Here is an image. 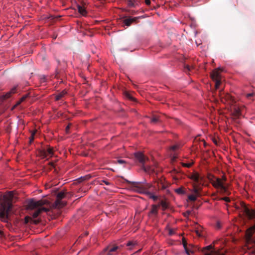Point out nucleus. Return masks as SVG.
I'll return each instance as SVG.
<instances>
[{
    "label": "nucleus",
    "instance_id": "0eeeda50",
    "mask_svg": "<svg viewBox=\"0 0 255 255\" xmlns=\"http://www.w3.org/2000/svg\"><path fill=\"white\" fill-rule=\"evenodd\" d=\"M119 249L118 246L109 245L102 251L100 255H114V253Z\"/></svg>",
    "mask_w": 255,
    "mask_h": 255
},
{
    "label": "nucleus",
    "instance_id": "a211bd4d",
    "mask_svg": "<svg viewBox=\"0 0 255 255\" xmlns=\"http://www.w3.org/2000/svg\"><path fill=\"white\" fill-rule=\"evenodd\" d=\"M157 208L158 206L156 205H153L152 206V208L150 211V213L154 215L157 214Z\"/></svg>",
    "mask_w": 255,
    "mask_h": 255
},
{
    "label": "nucleus",
    "instance_id": "4be33fe9",
    "mask_svg": "<svg viewBox=\"0 0 255 255\" xmlns=\"http://www.w3.org/2000/svg\"><path fill=\"white\" fill-rule=\"evenodd\" d=\"M27 97V95H25L24 96H23L22 97H21L19 101H18L17 103L15 104V105L14 106V108L16 106L19 105L21 102H22L23 101H24L25 100V99Z\"/></svg>",
    "mask_w": 255,
    "mask_h": 255
},
{
    "label": "nucleus",
    "instance_id": "79ce46f5",
    "mask_svg": "<svg viewBox=\"0 0 255 255\" xmlns=\"http://www.w3.org/2000/svg\"><path fill=\"white\" fill-rule=\"evenodd\" d=\"M80 77H81V79H82L83 80V81H85V77H84L82 76L81 75L80 76ZM83 83V84H85V82H84Z\"/></svg>",
    "mask_w": 255,
    "mask_h": 255
},
{
    "label": "nucleus",
    "instance_id": "bb28decb",
    "mask_svg": "<svg viewBox=\"0 0 255 255\" xmlns=\"http://www.w3.org/2000/svg\"><path fill=\"white\" fill-rule=\"evenodd\" d=\"M151 121L152 123H155L159 121V119L158 117H154L151 119Z\"/></svg>",
    "mask_w": 255,
    "mask_h": 255
},
{
    "label": "nucleus",
    "instance_id": "4c0bfd02",
    "mask_svg": "<svg viewBox=\"0 0 255 255\" xmlns=\"http://www.w3.org/2000/svg\"><path fill=\"white\" fill-rule=\"evenodd\" d=\"M102 181H103L104 183H105L106 185H111V183L110 182H108V181H107V180H103Z\"/></svg>",
    "mask_w": 255,
    "mask_h": 255
},
{
    "label": "nucleus",
    "instance_id": "5701e85b",
    "mask_svg": "<svg viewBox=\"0 0 255 255\" xmlns=\"http://www.w3.org/2000/svg\"><path fill=\"white\" fill-rule=\"evenodd\" d=\"M91 177V176L89 174L87 175L86 176H81V182H82L83 181L86 180Z\"/></svg>",
    "mask_w": 255,
    "mask_h": 255
},
{
    "label": "nucleus",
    "instance_id": "f257e3e1",
    "mask_svg": "<svg viewBox=\"0 0 255 255\" xmlns=\"http://www.w3.org/2000/svg\"><path fill=\"white\" fill-rule=\"evenodd\" d=\"M11 197L4 195L0 203V219L4 222H8V213L11 208Z\"/></svg>",
    "mask_w": 255,
    "mask_h": 255
},
{
    "label": "nucleus",
    "instance_id": "7c9ffc66",
    "mask_svg": "<svg viewBox=\"0 0 255 255\" xmlns=\"http://www.w3.org/2000/svg\"><path fill=\"white\" fill-rule=\"evenodd\" d=\"M117 162L119 164H124L126 162L125 160L122 159H119L118 160Z\"/></svg>",
    "mask_w": 255,
    "mask_h": 255
},
{
    "label": "nucleus",
    "instance_id": "9b49d317",
    "mask_svg": "<svg viewBox=\"0 0 255 255\" xmlns=\"http://www.w3.org/2000/svg\"><path fill=\"white\" fill-rule=\"evenodd\" d=\"M213 186L215 187L220 188L224 191L226 190V187L220 178H216V180L213 182Z\"/></svg>",
    "mask_w": 255,
    "mask_h": 255
},
{
    "label": "nucleus",
    "instance_id": "f704fd0d",
    "mask_svg": "<svg viewBox=\"0 0 255 255\" xmlns=\"http://www.w3.org/2000/svg\"><path fill=\"white\" fill-rule=\"evenodd\" d=\"M201 232V231H200V230H199V229H198V230H197L196 231V232L197 235L198 236H200H200H202V235H201V232Z\"/></svg>",
    "mask_w": 255,
    "mask_h": 255
},
{
    "label": "nucleus",
    "instance_id": "9d476101",
    "mask_svg": "<svg viewBox=\"0 0 255 255\" xmlns=\"http://www.w3.org/2000/svg\"><path fill=\"white\" fill-rule=\"evenodd\" d=\"M202 252L204 255H217L212 245H209L204 248Z\"/></svg>",
    "mask_w": 255,
    "mask_h": 255
},
{
    "label": "nucleus",
    "instance_id": "4468645a",
    "mask_svg": "<svg viewBox=\"0 0 255 255\" xmlns=\"http://www.w3.org/2000/svg\"><path fill=\"white\" fill-rule=\"evenodd\" d=\"M85 3L83 2L82 0H81V16H86L87 15V7L84 5Z\"/></svg>",
    "mask_w": 255,
    "mask_h": 255
},
{
    "label": "nucleus",
    "instance_id": "7ed1b4c3",
    "mask_svg": "<svg viewBox=\"0 0 255 255\" xmlns=\"http://www.w3.org/2000/svg\"><path fill=\"white\" fill-rule=\"evenodd\" d=\"M131 183L135 190L140 194H143L141 192L142 191L140 190V188H145V189L148 190L151 188H153V187L151 184L148 183L145 179H143L142 181L139 182L133 181Z\"/></svg>",
    "mask_w": 255,
    "mask_h": 255
},
{
    "label": "nucleus",
    "instance_id": "6e6552de",
    "mask_svg": "<svg viewBox=\"0 0 255 255\" xmlns=\"http://www.w3.org/2000/svg\"><path fill=\"white\" fill-rule=\"evenodd\" d=\"M17 87H13L9 92H7L5 94H2L0 96V101L3 102V101L10 98L11 94H14L16 92Z\"/></svg>",
    "mask_w": 255,
    "mask_h": 255
},
{
    "label": "nucleus",
    "instance_id": "c9c22d12",
    "mask_svg": "<svg viewBox=\"0 0 255 255\" xmlns=\"http://www.w3.org/2000/svg\"><path fill=\"white\" fill-rule=\"evenodd\" d=\"M253 95H254V93H251L247 94L246 95V97H247V98H249L250 97H252Z\"/></svg>",
    "mask_w": 255,
    "mask_h": 255
},
{
    "label": "nucleus",
    "instance_id": "f3484780",
    "mask_svg": "<svg viewBox=\"0 0 255 255\" xmlns=\"http://www.w3.org/2000/svg\"><path fill=\"white\" fill-rule=\"evenodd\" d=\"M66 91L65 90H63L61 92L59 93L55 96V100L56 101L59 100L62 97L66 94Z\"/></svg>",
    "mask_w": 255,
    "mask_h": 255
},
{
    "label": "nucleus",
    "instance_id": "dca6fc26",
    "mask_svg": "<svg viewBox=\"0 0 255 255\" xmlns=\"http://www.w3.org/2000/svg\"><path fill=\"white\" fill-rule=\"evenodd\" d=\"M183 246L186 254L188 255H192L194 254V252L192 250L188 249L187 243L184 240L183 241Z\"/></svg>",
    "mask_w": 255,
    "mask_h": 255
},
{
    "label": "nucleus",
    "instance_id": "cd10ccee",
    "mask_svg": "<svg viewBox=\"0 0 255 255\" xmlns=\"http://www.w3.org/2000/svg\"><path fill=\"white\" fill-rule=\"evenodd\" d=\"M176 192L179 194H182L184 193V191L183 189L181 188H179L176 189L175 190Z\"/></svg>",
    "mask_w": 255,
    "mask_h": 255
},
{
    "label": "nucleus",
    "instance_id": "423d86ee",
    "mask_svg": "<svg viewBox=\"0 0 255 255\" xmlns=\"http://www.w3.org/2000/svg\"><path fill=\"white\" fill-rule=\"evenodd\" d=\"M135 159L138 161L142 165L143 169L146 171V168L145 167V162L146 159H147L144 155L141 152L138 151L134 153Z\"/></svg>",
    "mask_w": 255,
    "mask_h": 255
},
{
    "label": "nucleus",
    "instance_id": "393cba45",
    "mask_svg": "<svg viewBox=\"0 0 255 255\" xmlns=\"http://www.w3.org/2000/svg\"><path fill=\"white\" fill-rule=\"evenodd\" d=\"M180 145L179 144H175V145H174L173 146H172L170 148L171 150H172V151H175L176 150L178 149L180 147Z\"/></svg>",
    "mask_w": 255,
    "mask_h": 255
},
{
    "label": "nucleus",
    "instance_id": "2f4dec72",
    "mask_svg": "<svg viewBox=\"0 0 255 255\" xmlns=\"http://www.w3.org/2000/svg\"><path fill=\"white\" fill-rule=\"evenodd\" d=\"M126 96L128 99H129L131 100H134V98L131 96H130L129 94H127Z\"/></svg>",
    "mask_w": 255,
    "mask_h": 255
},
{
    "label": "nucleus",
    "instance_id": "f8f14e48",
    "mask_svg": "<svg viewBox=\"0 0 255 255\" xmlns=\"http://www.w3.org/2000/svg\"><path fill=\"white\" fill-rule=\"evenodd\" d=\"M212 77L213 80L216 82V86L217 87L220 84V81L219 79V73L217 71H215L212 74Z\"/></svg>",
    "mask_w": 255,
    "mask_h": 255
},
{
    "label": "nucleus",
    "instance_id": "b1692460",
    "mask_svg": "<svg viewBox=\"0 0 255 255\" xmlns=\"http://www.w3.org/2000/svg\"><path fill=\"white\" fill-rule=\"evenodd\" d=\"M196 195L191 194L188 196V199L192 201H195L196 200Z\"/></svg>",
    "mask_w": 255,
    "mask_h": 255
},
{
    "label": "nucleus",
    "instance_id": "37998d69",
    "mask_svg": "<svg viewBox=\"0 0 255 255\" xmlns=\"http://www.w3.org/2000/svg\"><path fill=\"white\" fill-rule=\"evenodd\" d=\"M77 8L78 12H80V4H77Z\"/></svg>",
    "mask_w": 255,
    "mask_h": 255
},
{
    "label": "nucleus",
    "instance_id": "ddd939ff",
    "mask_svg": "<svg viewBox=\"0 0 255 255\" xmlns=\"http://www.w3.org/2000/svg\"><path fill=\"white\" fill-rule=\"evenodd\" d=\"M128 5L131 7H136L139 6V2L137 0H129L128 1Z\"/></svg>",
    "mask_w": 255,
    "mask_h": 255
},
{
    "label": "nucleus",
    "instance_id": "6ab92c4d",
    "mask_svg": "<svg viewBox=\"0 0 255 255\" xmlns=\"http://www.w3.org/2000/svg\"><path fill=\"white\" fill-rule=\"evenodd\" d=\"M159 205L162 207L163 210L167 209L168 207V205L167 202L163 200L160 201Z\"/></svg>",
    "mask_w": 255,
    "mask_h": 255
},
{
    "label": "nucleus",
    "instance_id": "72a5a7b5",
    "mask_svg": "<svg viewBox=\"0 0 255 255\" xmlns=\"http://www.w3.org/2000/svg\"><path fill=\"white\" fill-rule=\"evenodd\" d=\"M174 234V231L172 229H170L169 231V235L172 236Z\"/></svg>",
    "mask_w": 255,
    "mask_h": 255
},
{
    "label": "nucleus",
    "instance_id": "f03ea898",
    "mask_svg": "<svg viewBox=\"0 0 255 255\" xmlns=\"http://www.w3.org/2000/svg\"><path fill=\"white\" fill-rule=\"evenodd\" d=\"M43 202L42 201H35L34 199H30L29 201V206L33 208H37L32 213L33 218H36L42 213H47L49 211V209L45 207H43Z\"/></svg>",
    "mask_w": 255,
    "mask_h": 255
},
{
    "label": "nucleus",
    "instance_id": "c85d7f7f",
    "mask_svg": "<svg viewBox=\"0 0 255 255\" xmlns=\"http://www.w3.org/2000/svg\"><path fill=\"white\" fill-rule=\"evenodd\" d=\"M142 17H143V16H141L134 17H133V18H130V19H132V22H135V21H136V20L137 19H138V18H142Z\"/></svg>",
    "mask_w": 255,
    "mask_h": 255
},
{
    "label": "nucleus",
    "instance_id": "39448f33",
    "mask_svg": "<svg viewBox=\"0 0 255 255\" xmlns=\"http://www.w3.org/2000/svg\"><path fill=\"white\" fill-rule=\"evenodd\" d=\"M145 188H140V190L143 193V194L146 195L149 198L152 199L155 201L158 199V196L156 195L157 189L153 187V188L147 190Z\"/></svg>",
    "mask_w": 255,
    "mask_h": 255
},
{
    "label": "nucleus",
    "instance_id": "c03bdc74",
    "mask_svg": "<svg viewBox=\"0 0 255 255\" xmlns=\"http://www.w3.org/2000/svg\"><path fill=\"white\" fill-rule=\"evenodd\" d=\"M69 126H67L66 128V130L67 132L68 131V130L69 129Z\"/></svg>",
    "mask_w": 255,
    "mask_h": 255
},
{
    "label": "nucleus",
    "instance_id": "20e7f679",
    "mask_svg": "<svg viewBox=\"0 0 255 255\" xmlns=\"http://www.w3.org/2000/svg\"><path fill=\"white\" fill-rule=\"evenodd\" d=\"M65 197V194L63 192H59L56 196V199L53 204V207L55 208H60L64 207L66 202L63 200V199Z\"/></svg>",
    "mask_w": 255,
    "mask_h": 255
},
{
    "label": "nucleus",
    "instance_id": "473e14b6",
    "mask_svg": "<svg viewBox=\"0 0 255 255\" xmlns=\"http://www.w3.org/2000/svg\"><path fill=\"white\" fill-rule=\"evenodd\" d=\"M128 12L129 13H130L131 14H134L137 13V11L133 10H129Z\"/></svg>",
    "mask_w": 255,
    "mask_h": 255
},
{
    "label": "nucleus",
    "instance_id": "ea45409f",
    "mask_svg": "<svg viewBox=\"0 0 255 255\" xmlns=\"http://www.w3.org/2000/svg\"><path fill=\"white\" fill-rule=\"evenodd\" d=\"M145 2L146 5H149L150 4V0H145Z\"/></svg>",
    "mask_w": 255,
    "mask_h": 255
},
{
    "label": "nucleus",
    "instance_id": "a18cd8bd",
    "mask_svg": "<svg viewBox=\"0 0 255 255\" xmlns=\"http://www.w3.org/2000/svg\"><path fill=\"white\" fill-rule=\"evenodd\" d=\"M50 165H51V166L52 167H53L54 166V163H53L50 162Z\"/></svg>",
    "mask_w": 255,
    "mask_h": 255
},
{
    "label": "nucleus",
    "instance_id": "a878e982",
    "mask_svg": "<svg viewBox=\"0 0 255 255\" xmlns=\"http://www.w3.org/2000/svg\"><path fill=\"white\" fill-rule=\"evenodd\" d=\"M136 244V243L133 242V241H129L127 244V246L128 247H133Z\"/></svg>",
    "mask_w": 255,
    "mask_h": 255
},
{
    "label": "nucleus",
    "instance_id": "58836bf2",
    "mask_svg": "<svg viewBox=\"0 0 255 255\" xmlns=\"http://www.w3.org/2000/svg\"><path fill=\"white\" fill-rule=\"evenodd\" d=\"M183 165L184 166H185V167H190V166L191 165V164H190V163H183Z\"/></svg>",
    "mask_w": 255,
    "mask_h": 255
},
{
    "label": "nucleus",
    "instance_id": "e433bc0d",
    "mask_svg": "<svg viewBox=\"0 0 255 255\" xmlns=\"http://www.w3.org/2000/svg\"><path fill=\"white\" fill-rule=\"evenodd\" d=\"M222 200H224V201H226V202H229V201H230V199H229V198H228V197H224V198H222Z\"/></svg>",
    "mask_w": 255,
    "mask_h": 255
},
{
    "label": "nucleus",
    "instance_id": "2eb2a0df",
    "mask_svg": "<svg viewBox=\"0 0 255 255\" xmlns=\"http://www.w3.org/2000/svg\"><path fill=\"white\" fill-rule=\"evenodd\" d=\"M191 178L194 182L196 183H198L200 181L202 180V177L198 173H195L191 175Z\"/></svg>",
    "mask_w": 255,
    "mask_h": 255
},
{
    "label": "nucleus",
    "instance_id": "a19ab883",
    "mask_svg": "<svg viewBox=\"0 0 255 255\" xmlns=\"http://www.w3.org/2000/svg\"><path fill=\"white\" fill-rule=\"evenodd\" d=\"M185 68V69L187 70V71L190 70V67L189 65H186Z\"/></svg>",
    "mask_w": 255,
    "mask_h": 255
},
{
    "label": "nucleus",
    "instance_id": "1a4fd4ad",
    "mask_svg": "<svg viewBox=\"0 0 255 255\" xmlns=\"http://www.w3.org/2000/svg\"><path fill=\"white\" fill-rule=\"evenodd\" d=\"M42 154L44 158H48L53 156V149L52 147L49 146L42 150Z\"/></svg>",
    "mask_w": 255,
    "mask_h": 255
},
{
    "label": "nucleus",
    "instance_id": "412c9836",
    "mask_svg": "<svg viewBox=\"0 0 255 255\" xmlns=\"http://www.w3.org/2000/svg\"><path fill=\"white\" fill-rule=\"evenodd\" d=\"M193 192L194 193V195L196 196L199 195V188L196 186L194 185L193 189Z\"/></svg>",
    "mask_w": 255,
    "mask_h": 255
},
{
    "label": "nucleus",
    "instance_id": "aec40b11",
    "mask_svg": "<svg viewBox=\"0 0 255 255\" xmlns=\"http://www.w3.org/2000/svg\"><path fill=\"white\" fill-rule=\"evenodd\" d=\"M132 22V19L130 18H128L125 19L124 21V23L125 25L127 26H129L130 25L131 23Z\"/></svg>",
    "mask_w": 255,
    "mask_h": 255
},
{
    "label": "nucleus",
    "instance_id": "c756f323",
    "mask_svg": "<svg viewBox=\"0 0 255 255\" xmlns=\"http://www.w3.org/2000/svg\"><path fill=\"white\" fill-rule=\"evenodd\" d=\"M34 134V132H32L31 135V136L29 137V140L30 142H31L33 140Z\"/></svg>",
    "mask_w": 255,
    "mask_h": 255
}]
</instances>
